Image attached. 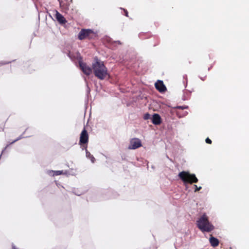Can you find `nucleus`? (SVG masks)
<instances>
[{
  "instance_id": "nucleus-3",
  "label": "nucleus",
  "mask_w": 249,
  "mask_h": 249,
  "mask_svg": "<svg viewBox=\"0 0 249 249\" xmlns=\"http://www.w3.org/2000/svg\"><path fill=\"white\" fill-rule=\"evenodd\" d=\"M178 176L184 184L186 183L193 184V183H197L198 181L195 174H191L187 171H182L178 174Z\"/></svg>"
},
{
  "instance_id": "nucleus-1",
  "label": "nucleus",
  "mask_w": 249,
  "mask_h": 249,
  "mask_svg": "<svg viewBox=\"0 0 249 249\" xmlns=\"http://www.w3.org/2000/svg\"><path fill=\"white\" fill-rule=\"evenodd\" d=\"M92 68L95 76L100 80H104L108 75L107 69L103 62L95 59V62L92 64Z\"/></svg>"
},
{
  "instance_id": "nucleus-11",
  "label": "nucleus",
  "mask_w": 249,
  "mask_h": 249,
  "mask_svg": "<svg viewBox=\"0 0 249 249\" xmlns=\"http://www.w3.org/2000/svg\"><path fill=\"white\" fill-rule=\"evenodd\" d=\"M55 18H56L57 20L61 24H65L67 22L64 17L57 11H56Z\"/></svg>"
},
{
  "instance_id": "nucleus-6",
  "label": "nucleus",
  "mask_w": 249,
  "mask_h": 249,
  "mask_svg": "<svg viewBox=\"0 0 249 249\" xmlns=\"http://www.w3.org/2000/svg\"><path fill=\"white\" fill-rule=\"evenodd\" d=\"M142 142L138 138L132 139L130 141V144L128 146L129 149H135L142 146Z\"/></svg>"
},
{
  "instance_id": "nucleus-17",
  "label": "nucleus",
  "mask_w": 249,
  "mask_h": 249,
  "mask_svg": "<svg viewBox=\"0 0 249 249\" xmlns=\"http://www.w3.org/2000/svg\"><path fill=\"white\" fill-rule=\"evenodd\" d=\"M124 12V15L126 17H128V12L126 10L124 9H123Z\"/></svg>"
},
{
  "instance_id": "nucleus-5",
  "label": "nucleus",
  "mask_w": 249,
  "mask_h": 249,
  "mask_svg": "<svg viewBox=\"0 0 249 249\" xmlns=\"http://www.w3.org/2000/svg\"><path fill=\"white\" fill-rule=\"evenodd\" d=\"M89 138L88 133L85 128H84L80 134L79 140V144L83 147V149H86L87 148Z\"/></svg>"
},
{
  "instance_id": "nucleus-10",
  "label": "nucleus",
  "mask_w": 249,
  "mask_h": 249,
  "mask_svg": "<svg viewBox=\"0 0 249 249\" xmlns=\"http://www.w3.org/2000/svg\"><path fill=\"white\" fill-rule=\"evenodd\" d=\"M161 118L158 114H153L152 118V122L155 125L160 124L161 123Z\"/></svg>"
},
{
  "instance_id": "nucleus-2",
  "label": "nucleus",
  "mask_w": 249,
  "mask_h": 249,
  "mask_svg": "<svg viewBox=\"0 0 249 249\" xmlns=\"http://www.w3.org/2000/svg\"><path fill=\"white\" fill-rule=\"evenodd\" d=\"M197 226L202 232H210L214 229V226L211 224L206 213H204L196 221Z\"/></svg>"
},
{
  "instance_id": "nucleus-4",
  "label": "nucleus",
  "mask_w": 249,
  "mask_h": 249,
  "mask_svg": "<svg viewBox=\"0 0 249 249\" xmlns=\"http://www.w3.org/2000/svg\"><path fill=\"white\" fill-rule=\"evenodd\" d=\"M97 37L96 34L92 30L89 29H82L78 35V38L80 40L88 39H93Z\"/></svg>"
},
{
  "instance_id": "nucleus-15",
  "label": "nucleus",
  "mask_w": 249,
  "mask_h": 249,
  "mask_svg": "<svg viewBox=\"0 0 249 249\" xmlns=\"http://www.w3.org/2000/svg\"><path fill=\"white\" fill-rule=\"evenodd\" d=\"M150 118V115L149 113H146L143 116V119L144 120H148Z\"/></svg>"
},
{
  "instance_id": "nucleus-8",
  "label": "nucleus",
  "mask_w": 249,
  "mask_h": 249,
  "mask_svg": "<svg viewBox=\"0 0 249 249\" xmlns=\"http://www.w3.org/2000/svg\"><path fill=\"white\" fill-rule=\"evenodd\" d=\"M188 107L187 106H177L175 107V108L177 109L178 110L176 111V114L179 118H182L188 114V112L186 111H184V109H187Z\"/></svg>"
},
{
  "instance_id": "nucleus-19",
  "label": "nucleus",
  "mask_w": 249,
  "mask_h": 249,
  "mask_svg": "<svg viewBox=\"0 0 249 249\" xmlns=\"http://www.w3.org/2000/svg\"><path fill=\"white\" fill-rule=\"evenodd\" d=\"M9 62H2L1 63V65H5L8 64Z\"/></svg>"
},
{
  "instance_id": "nucleus-7",
  "label": "nucleus",
  "mask_w": 249,
  "mask_h": 249,
  "mask_svg": "<svg viewBox=\"0 0 249 249\" xmlns=\"http://www.w3.org/2000/svg\"><path fill=\"white\" fill-rule=\"evenodd\" d=\"M79 64L80 69L84 74L89 76L91 73L92 68H91L89 66H88L86 63L82 61H79Z\"/></svg>"
},
{
  "instance_id": "nucleus-14",
  "label": "nucleus",
  "mask_w": 249,
  "mask_h": 249,
  "mask_svg": "<svg viewBox=\"0 0 249 249\" xmlns=\"http://www.w3.org/2000/svg\"><path fill=\"white\" fill-rule=\"evenodd\" d=\"M194 187L195 188L194 191L195 192L200 190L201 189V188H202V187L201 186L198 187L196 185H194Z\"/></svg>"
},
{
  "instance_id": "nucleus-13",
  "label": "nucleus",
  "mask_w": 249,
  "mask_h": 249,
  "mask_svg": "<svg viewBox=\"0 0 249 249\" xmlns=\"http://www.w3.org/2000/svg\"><path fill=\"white\" fill-rule=\"evenodd\" d=\"M63 174V171H54V176H58Z\"/></svg>"
},
{
  "instance_id": "nucleus-20",
  "label": "nucleus",
  "mask_w": 249,
  "mask_h": 249,
  "mask_svg": "<svg viewBox=\"0 0 249 249\" xmlns=\"http://www.w3.org/2000/svg\"><path fill=\"white\" fill-rule=\"evenodd\" d=\"M18 140H16L15 141H14V142H12V143H14L15 142H16V141H17Z\"/></svg>"
},
{
  "instance_id": "nucleus-18",
  "label": "nucleus",
  "mask_w": 249,
  "mask_h": 249,
  "mask_svg": "<svg viewBox=\"0 0 249 249\" xmlns=\"http://www.w3.org/2000/svg\"><path fill=\"white\" fill-rule=\"evenodd\" d=\"M86 150V155L87 156H88L90 154L89 152L87 151V149H85Z\"/></svg>"
},
{
  "instance_id": "nucleus-12",
  "label": "nucleus",
  "mask_w": 249,
  "mask_h": 249,
  "mask_svg": "<svg viewBox=\"0 0 249 249\" xmlns=\"http://www.w3.org/2000/svg\"><path fill=\"white\" fill-rule=\"evenodd\" d=\"M210 242L211 244V245L213 247H216L218 246L219 245V241L218 240L214 237L212 236L210 238Z\"/></svg>"
},
{
  "instance_id": "nucleus-16",
  "label": "nucleus",
  "mask_w": 249,
  "mask_h": 249,
  "mask_svg": "<svg viewBox=\"0 0 249 249\" xmlns=\"http://www.w3.org/2000/svg\"><path fill=\"white\" fill-rule=\"evenodd\" d=\"M205 142L207 143H208V144H211L212 142V141L209 138H207L206 139Z\"/></svg>"
},
{
  "instance_id": "nucleus-9",
  "label": "nucleus",
  "mask_w": 249,
  "mask_h": 249,
  "mask_svg": "<svg viewBox=\"0 0 249 249\" xmlns=\"http://www.w3.org/2000/svg\"><path fill=\"white\" fill-rule=\"evenodd\" d=\"M155 87L160 92H164L166 90V88L162 81H158L155 83Z\"/></svg>"
}]
</instances>
